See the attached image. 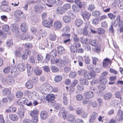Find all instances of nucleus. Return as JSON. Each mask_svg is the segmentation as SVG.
<instances>
[{
    "mask_svg": "<svg viewBox=\"0 0 123 123\" xmlns=\"http://www.w3.org/2000/svg\"><path fill=\"white\" fill-rule=\"evenodd\" d=\"M116 19L118 21L119 27L123 26V21L121 20L120 16L119 15L117 16Z\"/></svg>",
    "mask_w": 123,
    "mask_h": 123,
    "instance_id": "obj_30",
    "label": "nucleus"
},
{
    "mask_svg": "<svg viewBox=\"0 0 123 123\" xmlns=\"http://www.w3.org/2000/svg\"><path fill=\"white\" fill-rule=\"evenodd\" d=\"M23 49L22 47H18L15 51H14V54L16 57H20L22 55V53H21L20 51H21Z\"/></svg>",
    "mask_w": 123,
    "mask_h": 123,
    "instance_id": "obj_15",
    "label": "nucleus"
},
{
    "mask_svg": "<svg viewBox=\"0 0 123 123\" xmlns=\"http://www.w3.org/2000/svg\"><path fill=\"white\" fill-rule=\"evenodd\" d=\"M62 31L63 32V33H68L70 31V28L69 27L66 26L62 28Z\"/></svg>",
    "mask_w": 123,
    "mask_h": 123,
    "instance_id": "obj_27",
    "label": "nucleus"
},
{
    "mask_svg": "<svg viewBox=\"0 0 123 123\" xmlns=\"http://www.w3.org/2000/svg\"><path fill=\"white\" fill-rule=\"evenodd\" d=\"M20 28L22 32H26L28 29V27L26 23H22L21 25Z\"/></svg>",
    "mask_w": 123,
    "mask_h": 123,
    "instance_id": "obj_16",
    "label": "nucleus"
},
{
    "mask_svg": "<svg viewBox=\"0 0 123 123\" xmlns=\"http://www.w3.org/2000/svg\"><path fill=\"white\" fill-rule=\"evenodd\" d=\"M33 85L32 82L31 80H28L26 84V86L28 89L31 88L33 86Z\"/></svg>",
    "mask_w": 123,
    "mask_h": 123,
    "instance_id": "obj_33",
    "label": "nucleus"
},
{
    "mask_svg": "<svg viewBox=\"0 0 123 123\" xmlns=\"http://www.w3.org/2000/svg\"><path fill=\"white\" fill-rule=\"evenodd\" d=\"M98 115L97 113L95 112H93L91 114L89 122L91 123L95 121Z\"/></svg>",
    "mask_w": 123,
    "mask_h": 123,
    "instance_id": "obj_11",
    "label": "nucleus"
},
{
    "mask_svg": "<svg viewBox=\"0 0 123 123\" xmlns=\"http://www.w3.org/2000/svg\"><path fill=\"white\" fill-rule=\"evenodd\" d=\"M117 115L119 117V121H121L123 119V112L121 110L118 111L117 113Z\"/></svg>",
    "mask_w": 123,
    "mask_h": 123,
    "instance_id": "obj_20",
    "label": "nucleus"
},
{
    "mask_svg": "<svg viewBox=\"0 0 123 123\" xmlns=\"http://www.w3.org/2000/svg\"><path fill=\"white\" fill-rule=\"evenodd\" d=\"M38 113V111L37 110H36L31 111L30 114L32 117H33L37 116Z\"/></svg>",
    "mask_w": 123,
    "mask_h": 123,
    "instance_id": "obj_28",
    "label": "nucleus"
},
{
    "mask_svg": "<svg viewBox=\"0 0 123 123\" xmlns=\"http://www.w3.org/2000/svg\"><path fill=\"white\" fill-rule=\"evenodd\" d=\"M0 9L1 10L5 12H8L11 10V8L8 5L0 6Z\"/></svg>",
    "mask_w": 123,
    "mask_h": 123,
    "instance_id": "obj_18",
    "label": "nucleus"
},
{
    "mask_svg": "<svg viewBox=\"0 0 123 123\" xmlns=\"http://www.w3.org/2000/svg\"><path fill=\"white\" fill-rule=\"evenodd\" d=\"M51 69L52 72H57L59 71V69L56 67L53 66L51 67Z\"/></svg>",
    "mask_w": 123,
    "mask_h": 123,
    "instance_id": "obj_54",
    "label": "nucleus"
},
{
    "mask_svg": "<svg viewBox=\"0 0 123 123\" xmlns=\"http://www.w3.org/2000/svg\"><path fill=\"white\" fill-rule=\"evenodd\" d=\"M66 94H63V103L65 105H67L68 103V101L66 97Z\"/></svg>",
    "mask_w": 123,
    "mask_h": 123,
    "instance_id": "obj_36",
    "label": "nucleus"
},
{
    "mask_svg": "<svg viewBox=\"0 0 123 123\" xmlns=\"http://www.w3.org/2000/svg\"><path fill=\"white\" fill-rule=\"evenodd\" d=\"M63 18V20L65 23H69L71 21V19L70 17L68 16L65 15L64 16Z\"/></svg>",
    "mask_w": 123,
    "mask_h": 123,
    "instance_id": "obj_31",
    "label": "nucleus"
},
{
    "mask_svg": "<svg viewBox=\"0 0 123 123\" xmlns=\"http://www.w3.org/2000/svg\"><path fill=\"white\" fill-rule=\"evenodd\" d=\"M29 97L31 99L35 100L38 99L39 98L38 94L34 91L30 92L29 95Z\"/></svg>",
    "mask_w": 123,
    "mask_h": 123,
    "instance_id": "obj_6",
    "label": "nucleus"
},
{
    "mask_svg": "<svg viewBox=\"0 0 123 123\" xmlns=\"http://www.w3.org/2000/svg\"><path fill=\"white\" fill-rule=\"evenodd\" d=\"M3 93L5 96H7L10 94L11 91L9 89L5 88L3 91Z\"/></svg>",
    "mask_w": 123,
    "mask_h": 123,
    "instance_id": "obj_37",
    "label": "nucleus"
},
{
    "mask_svg": "<svg viewBox=\"0 0 123 123\" xmlns=\"http://www.w3.org/2000/svg\"><path fill=\"white\" fill-rule=\"evenodd\" d=\"M55 63L56 65L60 67H63L65 65H66L65 61L58 59H56V60L55 61Z\"/></svg>",
    "mask_w": 123,
    "mask_h": 123,
    "instance_id": "obj_9",
    "label": "nucleus"
},
{
    "mask_svg": "<svg viewBox=\"0 0 123 123\" xmlns=\"http://www.w3.org/2000/svg\"><path fill=\"white\" fill-rule=\"evenodd\" d=\"M59 113L63 117L64 119H66V112L65 109L64 107H62L60 109Z\"/></svg>",
    "mask_w": 123,
    "mask_h": 123,
    "instance_id": "obj_14",
    "label": "nucleus"
},
{
    "mask_svg": "<svg viewBox=\"0 0 123 123\" xmlns=\"http://www.w3.org/2000/svg\"><path fill=\"white\" fill-rule=\"evenodd\" d=\"M92 14L94 16H98L100 15V13L98 11H94L92 12Z\"/></svg>",
    "mask_w": 123,
    "mask_h": 123,
    "instance_id": "obj_58",
    "label": "nucleus"
},
{
    "mask_svg": "<svg viewBox=\"0 0 123 123\" xmlns=\"http://www.w3.org/2000/svg\"><path fill=\"white\" fill-rule=\"evenodd\" d=\"M10 28L12 31L14 32L18 30V27L17 25L13 24L11 25Z\"/></svg>",
    "mask_w": 123,
    "mask_h": 123,
    "instance_id": "obj_39",
    "label": "nucleus"
},
{
    "mask_svg": "<svg viewBox=\"0 0 123 123\" xmlns=\"http://www.w3.org/2000/svg\"><path fill=\"white\" fill-rule=\"evenodd\" d=\"M57 49L58 54L60 55L63 54L65 50L64 48L61 46H58L57 48Z\"/></svg>",
    "mask_w": 123,
    "mask_h": 123,
    "instance_id": "obj_21",
    "label": "nucleus"
},
{
    "mask_svg": "<svg viewBox=\"0 0 123 123\" xmlns=\"http://www.w3.org/2000/svg\"><path fill=\"white\" fill-rule=\"evenodd\" d=\"M113 105L116 108H117L119 104V102L117 100H113L112 101Z\"/></svg>",
    "mask_w": 123,
    "mask_h": 123,
    "instance_id": "obj_41",
    "label": "nucleus"
},
{
    "mask_svg": "<svg viewBox=\"0 0 123 123\" xmlns=\"http://www.w3.org/2000/svg\"><path fill=\"white\" fill-rule=\"evenodd\" d=\"M11 70L10 68L8 67L4 69L3 70V72L5 74L8 73Z\"/></svg>",
    "mask_w": 123,
    "mask_h": 123,
    "instance_id": "obj_57",
    "label": "nucleus"
},
{
    "mask_svg": "<svg viewBox=\"0 0 123 123\" xmlns=\"http://www.w3.org/2000/svg\"><path fill=\"white\" fill-rule=\"evenodd\" d=\"M82 23L83 21L80 19H77L75 22V25L78 27H79L81 26Z\"/></svg>",
    "mask_w": 123,
    "mask_h": 123,
    "instance_id": "obj_32",
    "label": "nucleus"
},
{
    "mask_svg": "<svg viewBox=\"0 0 123 123\" xmlns=\"http://www.w3.org/2000/svg\"><path fill=\"white\" fill-rule=\"evenodd\" d=\"M87 71L85 69L80 70L78 71V74L80 75H83L84 77L86 74L87 73Z\"/></svg>",
    "mask_w": 123,
    "mask_h": 123,
    "instance_id": "obj_29",
    "label": "nucleus"
},
{
    "mask_svg": "<svg viewBox=\"0 0 123 123\" xmlns=\"http://www.w3.org/2000/svg\"><path fill=\"white\" fill-rule=\"evenodd\" d=\"M23 13V12L22 11L18 10L15 12L14 14L16 17L20 18L21 17V14Z\"/></svg>",
    "mask_w": 123,
    "mask_h": 123,
    "instance_id": "obj_43",
    "label": "nucleus"
},
{
    "mask_svg": "<svg viewBox=\"0 0 123 123\" xmlns=\"http://www.w3.org/2000/svg\"><path fill=\"white\" fill-rule=\"evenodd\" d=\"M99 83L101 84L105 85L107 83V80L105 78H101L99 80Z\"/></svg>",
    "mask_w": 123,
    "mask_h": 123,
    "instance_id": "obj_35",
    "label": "nucleus"
},
{
    "mask_svg": "<svg viewBox=\"0 0 123 123\" xmlns=\"http://www.w3.org/2000/svg\"><path fill=\"white\" fill-rule=\"evenodd\" d=\"M55 98V95L53 94H50L48 95L46 97V99L49 102L53 100Z\"/></svg>",
    "mask_w": 123,
    "mask_h": 123,
    "instance_id": "obj_19",
    "label": "nucleus"
},
{
    "mask_svg": "<svg viewBox=\"0 0 123 123\" xmlns=\"http://www.w3.org/2000/svg\"><path fill=\"white\" fill-rule=\"evenodd\" d=\"M107 16L111 19H114L116 17L115 15H113L112 13H108L107 14Z\"/></svg>",
    "mask_w": 123,
    "mask_h": 123,
    "instance_id": "obj_63",
    "label": "nucleus"
},
{
    "mask_svg": "<svg viewBox=\"0 0 123 123\" xmlns=\"http://www.w3.org/2000/svg\"><path fill=\"white\" fill-rule=\"evenodd\" d=\"M29 61L31 63H32L33 64H35V58L32 56H31L30 57L29 59Z\"/></svg>",
    "mask_w": 123,
    "mask_h": 123,
    "instance_id": "obj_61",
    "label": "nucleus"
},
{
    "mask_svg": "<svg viewBox=\"0 0 123 123\" xmlns=\"http://www.w3.org/2000/svg\"><path fill=\"white\" fill-rule=\"evenodd\" d=\"M62 77L60 75H57L55 77L54 80L56 82H59L61 81Z\"/></svg>",
    "mask_w": 123,
    "mask_h": 123,
    "instance_id": "obj_38",
    "label": "nucleus"
},
{
    "mask_svg": "<svg viewBox=\"0 0 123 123\" xmlns=\"http://www.w3.org/2000/svg\"><path fill=\"white\" fill-rule=\"evenodd\" d=\"M53 20L52 19H49L48 20H44L43 21V24L45 27L49 28L52 26Z\"/></svg>",
    "mask_w": 123,
    "mask_h": 123,
    "instance_id": "obj_3",
    "label": "nucleus"
},
{
    "mask_svg": "<svg viewBox=\"0 0 123 123\" xmlns=\"http://www.w3.org/2000/svg\"><path fill=\"white\" fill-rule=\"evenodd\" d=\"M63 6L64 10V11H66L70 8L71 5L69 4H64Z\"/></svg>",
    "mask_w": 123,
    "mask_h": 123,
    "instance_id": "obj_53",
    "label": "nucleus"
},
{
    "mask_svg": "<svg viewBox=\"0 0 123 123\" xmlns=\"http://www.w3.org/2000/svg\"><path fill=\"white\" fill-rule=\"evenodd\" d=\"M49 84L47 83H44L43 84L41 85L40 87L39 90L41 92L43 93L42 91L46 90V89L48 88L49 87Z\"/></svg>",
    "mask_w": 123,
    "mask_h": 123,
    "instance_id": "obj_13",
    "label": "nucleus"
},
{
    "mask_svg": "<svg viewBox=\"0 0 123 123\" xmlns=\"http://www.w3.org/2000/svg\"><path fill=\"white\" fill-rule=\"evenodd\" d=\"M76 113L78 115L81 114L82 113L83 111L81 107H78L76 109Z\"/></svg>",
    "mask_w": 123,
    "mask_h": 123,
    "instance_id": "obj_52",
    "label": "nucleus"
},
{
    "mask_svg": "<svg viewBox=\"0 0 123 123\" xmlns=\"http://www.w3.org/2000/svg\"><path fill=\"white\" fill-rule=\"evenodd\" d=\"M81 45L79 42H74L73 45H72L70 47L71 52L73 54H74L76 49L80 47Z\"/></svg>",
    "mask_w": 123,
    "mask_h": 123,
    "instance_id": "obj_1",
    "label": "nucleus"
},
{
    "mask_svg": "<svg viewBox=\"0 0 123 123\" xmlns=\"http://www.w3.org/2000/svg\"><path fill=\"white\" fill-rule=\"evenodd\" d=\"M96 76V74L93 72H91L88 73L87 71V73L84 76V77L87 79L90 80L92 78H94Z\"/></svg>",
    "mask_w": 123,
    "mask_h": 123,
    "instance_id": "obj_5",
    "label": "nucleus"
},
{
    "mask_svg": "<svg viewBox=\"0 0 123 123\" xmlns=\"http://www.w3.org/2000/svg\"><path fill=\"white\" fill-rule=\"evenodd\" d=\"M80 82L84 85H87L89 84V82L86 80L84 79L81 78L80 80Z\"/></svg>",
    "mask_w": 123,
    "mask_h": 123,
    "instance_id": "obj_34",
    "label": "nucleus"
},
{
    "mask_svg": "<svg viewBox=\"0 0 123 123\" xmlns=\"http://www.w3.org/2000/svg\"><path fill=\"white\" fill-rule=\"evenodd\" d=\"M50 55H51V57L53 58L55 57L57 55V52L56 50L54 49L52 50L50 53Z\"/></svg>",
    "mask_w": 123,
    "mask_h": 123,
    "instance_id": "obj_49",
    "label": "nucleus"
},
{
    "mask_svg": "<svg viewBox=\"0 0 123 123\" xmlns=\"http://www.w3.org/2000/svg\"><path fill=\"white\" fill-rule=\"evenodd\" d=\"M77 75L76 73L74 71H71L69 74V77L71 78H73L76 77Z\"/></svg>",
    "mask_w": 123,
    "mask_h": 123,
    "instance_id": "obj_46",
    "label": "nucleus"
},
{
    "mask_svg": "<svg viewBox=\"0 0 123 123\" xmlns=\"http://www.w3.org/2000/svg\"><path fill=\"white\" fill-rule=\"evenodd\" d=\"M85 95L87 98H91L93 97L94 94L93 92L89 91L85 93Z\"/></svg>",
    "mask_w": 123,
    "mask_h": 123,
    "instance_id": "obj_12",
    "label": "nucleus"
},
{
    "mask_svg": "<svg viewBox=\"0 0 123 123\" xmlns=\"http://www.w3.org/2000/svg\"><path fill=\"white\" fill-rule=\"evenodd\" d=\"M39 32L40 34V35H41L42 37L46 36V33L44 30L41 29L39 30Z\"/></svg>",
    "mask_w": 123,
    "mask_h": 123,
    "instance_id": "obj_56",
    "label": "nucleus"
},
{
    "mask_svg": "<svg viewBox=\"0 0 123 123\" xmlns=\"http://www.w3.org/2000/svg\"><path fill=\"white\" fill-rule=\"evenodd\" d=\"M17 68L19 70L21 71H23L26 69V67L24 63H20L18 64Z\"/></svg>",
    "mask_w": 123,
    "mask_h": 123,
    "instance_id": "obj_10",
    "label": "nucleus"
},
{
    "mask_svg": "<svg viewBox=\"0 0 123 123\" xmlns=\"http://www.w3.org/2000/svg\"><path fill=\"white\" fill-rule=\"evenodd\" d=\"M89 40L87 38H82L81 40L83 44H88L89 42Z\"/></svg>",
    "mask_w": 123,
    "mask_h": 123,
    "instance_id": "obj_51",
    "label": "nucleus"
},
{
    "mask_svg": "<svg viewBox=\"0 0 123 123\" xmlns=\"http://www.w3.org/2000/svg\"><path fill=\"white\" fill-rule=\"evenodd\" d=\"M112 94L111 92L105 93L104 95V98L106 100H108L111 99L112 97Z\"/></svg>",
    "mask_w": 123,
    "mask_h": 123,
    "instance_id": "obj_23",
    "label": "nucleus"
},
{
    "mask_svg": "<svg viewBox=\"0 0 123 123\" xmlns=\"http://www.w3.org/2000/svg\"><path fill=\"white\" fill-rule=\"evenodd\" d=\"M114 95L116 98H120V99H122V96L121 92L119 91H116Z\"/></svg>",
    "mask_w": 123,
    "mask_h": 123,
    "instance_id": "obj_42",
    "label": "nucleus"
},
{
    "mask_svg": "<svg viewBox=\"0 0 123 123\" xmlns=\"http://www.w3.org/2000/svg\"><path fill=\"white\" fill-rule=\"evenodd\" d=\"M83 57L85 63L86 64H89L90 62L89 57L88 56H84Z\"/></svg>",
    "mask_w": 123,
    "mask_h": 123,
    "instance_id": "obj_47",
    "label": "nucleus"
},
{
    "mask_svg": "<svg viewBox=\"0 0 123 123\" xmlns=\"http://www.w3.org/2000/svg\"><path fill=\"white\" fill-rule=\"evenodd\" d=\"M75 2L80 8H81L82 6V4L80 0H75Z\"/></svg>",
    "mask_w": 123,
    "mask_h": 123,
    "instance_id": "obj_59",
    "label": "nucleus"
},
{
    "mask_svg": "<svg viewBox=\"0 0 123 123\" xmlns=\"http://www.w3.org/2000/svg\"><path fill=\"white\" fill-rule=\"evenodd\" d=\"M10 119L14 121H17L18 119V117L17 115L15 114H11L9 115Z\"/></svg>",
    "mask_w": 123,
    "mask_h": 123,
    "instance_id": "obj_24",
    "label": "nucleus"
},
{
    "mask_svg": "<svg viewBox=\"0 0 123 123\" xmlns=\"http://www.w3.org/2000/svg\"><path fill=\"white\" fill-rule=\"evenodd\" d=\"M91 26L87 24H86L82 29V33L85 36L90 35V33Z\"/></svg>",
    "mask_w": 123,
    "mask_h": 123,
    "instance_id": "obj_2",
    "label": "nucleus"
},
{
    "mask_svg": "<svg viewBox=\"0 0 123 123\" xmlns=\"http://www.w3.org/2000/svg\"><path fill=\"white\" fill-rule=\"evenodd\" d=\"M73 35V40L74 42H79L80 39L78 35L74 33Z\"/></svg>",
    "mask_w": 123,
    "mask_h": 123,
    "instance_id": "obj_45",
    "label": "nucleus"
},
{
    "mask_svg": "<svg viewBox=\"0 0 123 123\" xmlns=\"http://www.w3.org/2000/svg\"><path fill=\"white\" fill-rule=\"evenodd\" d=\"M77 87L78 90L80 91L83 90L84 88V86L81 84H78L77 85Z\"/></svg>",
    "mask_w": 123,
    "mask_h": 123,
    "instance_id": "obj_62",
    "label": "nucleus"
},
{
    "mask_svg": "<svg viewBox=\"0 0 123 123\" xmlns=\"http://www.w3.org/2000/svg\"><path fill=\"white\" fill-rule=\"evenodd\" d=\"M34 72L36 75H39L41 74L42 71L38 68L36 67L34 70Z\"/></svg>",
    "mask_w": 123,
    "mask_h": 123,
    "instance_id": "obj_26",
    "label": "nucleus"
},
{
    "mask_svg": "<svg viewBox=\"0 0 123 123\" xmlns=\"http://www.w3.org/2000/svg\"><path fill=\"white\" fill-rule=\"evenodd\" d=\"M95 7L94 5L92 4H90L88 8V9L91 11H92L95 9Z\"/></svg>",
    "mask_w": 123,
    "mask_h": 123,
    "instance_id": "obj_60",
    "label": "nucleus"
},
{
    "mask_svg": "<svg viewBox=\"0 0 123 123\" xmlns=\"http://www.w3.org/2000/svg\"><path fill=\"white\" fill-rule=\"evenodd\" d=\"M2 29L4 31H7L9 30V27L7 25H4L2 26Z\"/></svg>",
    "mask_w": 123,
    "mask_h": 123,
    "instance_id": "obj_64",
    "label": "nucleus"
},
{
    "mask_svg": "<svg viewBox=\"0 0 123 123\" xmlns=\"http://www.w3.org/2000/svg\"><path fill=\"white\" fill-rule=\"evenodd\" d=\"M14 79L11 76L9 75L7 76L5 78V81L10 85H12L14 83Z\"/></svg>",
    "mask_w": 123,
    "mask_h": 123,
    "instance_id": "obj_8",
    "label": "nucleus"
},
{
    "mask_svg": "<svg viewBox=\"0 0 123 123\" xmlns=\"http://www.w3.org/2000/svg\"><path fill=\"white\" fill-rule=\"evenodd\" d=\"M80 8L79 6L75 5H73L72 6V8L73 10L75 12H78L80 11Z\"/></svg>",
    "mask_w": 123,
    "mask_h": 123,
    "instance_id": "obj_44",
    "label": "nucleus"
},
{
    "mask_svg": "<svg viewBox=\"0 0 123 123\" xmlns=\"http://www.w3.org/2000/svg\"><path fill=\"white\" fill-rule=\"evenodd\" d=\"M62 23L60 21H56L54 23V28L56 29H60L62 28Z\"/></svg>",
    "mask_w": 123,
    "mask_h": 123,
    "instance_id": "obj_7",
    "label": "nucleus"
},
{
    "mask_svg": "<svg viewBox=\"0 0 123 123\" xmlns=\"http://www.w3.org/2000/svg\"><path fill=\"white\" fill-rule=\"evenodd\" d=\"M68 15L72 19H74L75 18V15L74 14L73 12L71 10L68 11Z\"/></svg>",
    "mask_w": 123,
    "mask_h": 123,
    "instance_id": "obj_50",
    "label": "nucleus"
},
{
    "mask_svg": "<svg viewBox=\"0 0 123 123\" xmlns=\"http://www.w3.org/2000/svg\"><path fill=\"white\" fill-rule=\"evenodd\" d=\"M103 65L104 67L106 68L109 65V63L111 65V62L110 61V60L107 58L105 59L103 62Z\"/></svg>",
    "mask_w": 123,
    "mask_h": 123,
    "instance_id": "obj_22",
    "label": "nucleus"
},
{
    "mask_svg": "<svg viewBox=\"0 0 123 123\" xmlns=\"http://www.w3.org/2000/svg\"><path fill=\"white\" fill-rule=\"evenodd\" d=\"M68 120L70 121H73L74 119V116L72 115L69 114L68 116Z\"/></svg>",
    "mask_w": 123,
    "mask_h": 123,
    "instance_id": "obj_55",
    "label": "nucleus"
},
{
    "mask_svg": "<svg viewBox=\"0 0 123 123\" xmlns=\"http://www.w3.org/2000/svg\"><path fill=\"white\" fill-rule=\"evenodd\" d=\"M56 12L58 14H62L64 12V11L63 7H59L56 8Z\"/></svg>",
    "mask_w": 123,
    "mask_h": 123,
    "instance_id": "obj_25",
    "label": "nucleus"
},
{
    "mask_svg": "<svg viewBox=\"0 0 123 123\" xmlns=\"http://www.w3.org/2000/svg\"><path fill=\"white\" fill-rule=\"evenodd\" d=\"M80 14L85 20L86 19L88 20L91 16V14L86 11H85L83 12H81Z\"/></svg>",
    "mask_w": 123,
    "mask_h": 123,
    "instance_id": "obj_4",
    "label": "nucleus"
},
{
    "mask_svg": "<svg viewBox=\"0 0 123 123\" xmlns=\"http://www.w3.org/2000/svg\"><path fill=\"white\" fill-rule=\"evenodd\" d=\"M40 116L42 119H44L47 117L48 115L47 111H43L41 112Z\"/></svg>",
    "mask_w": 123,
    "mask_h": 123,
    "instance_id": "obj_17",
    "label": "nucleus"
},
{
    "mask_svg": "<svg viewBox=\"0 0 123 123\" xmlns=\"http://www.w3.org/2000/svg\"><path fill=\"white\" fill-rule=\"evenodd\" d=\"M62 36L64 39H70V35L69 33H63L62 35Z\"/></svg>",
    "mask_w": 123,
    "mask_h": 123,
    "instance_id": "obj_40",
    "label": "nucleus"
},
{
    "mask_svg": "<svg viewBox=\"0 0 123 123\" xmlns=\"http://www.w3.org/2000/svg\"><path fill=\"white\" fill-rule=\"evenodd\" d=\"M17 114L20 118H23L24 116V113L22 111H18L17 112Z\"/></svg>",
    "mask_w": 123,
    "mask_h": 123,
    "instance_id": "obj_48",
    "label": "nucleus"
}]
</instances>
